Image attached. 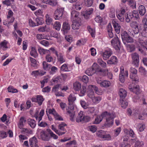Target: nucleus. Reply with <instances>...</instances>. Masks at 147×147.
<instances>
[{"instance_id":"nucleus-1","label":"nucleus","mask_w":147,"mask_h":147,"mask_svg":"<svg viewBox=\"0 0 147 147\" xmlns=\"http://www.w3.org/2000/svg\"><path fill=\"white\" fill-rule=\"evenodd\" d=\"M115 116L113 113H110L105 111L102 113L100 116H98L95 119L94 123L95 124L99 123L102 120L105 119L106 121L104 123L105 126L107 127L112 126L113 124V120Z\"/></svg>"},{"instance_id":"nucleus-2","label":"nucleus","mask_w":147,"mask_h":147,"mask_svg":"<svg viewBox=\"0 0 147 147\" xmlns=\"http://www.w3.org/2000/svg\"><path fill=\"white\" fill-rule=\"evenodd\" d=\"M76 96L74 94H70L67 97L68 107L67 109V114L70 117V119L72 121L74 120L75 111L74 109L75 105V101L76 100Z\"/></svg>"},{"instance_id":"nucleus-3","label":"nucleus","mask_w":147,"mask_h":147,"mask_svg":"<svg viewBox=\"0 0 147 147\" xmlns=\"http://www.w3.org/2000/svg\"><path fill=\"white\" fill-rule=\"evenodd\" d=\"M95 67L93 69L95 70V74L97 76H105L108 72V70L105 71L101 69L97 64L94 63L93 64V67Z\"/></svg>"},{"instance_id":"nucleus-4","label":"nucleus","mask_w":147,"mask_h":147,"mask_svg":"<svg viewBox=\"0 0 147 147\" xmlns=\"http://www.w3.org/2000/svg\"><path fill=\"white\" fill-rule=\"evenodd\" d=\"M48 131L42 130L40 132L38 138L42 140L48 141L50 140V136L49 129H47Z\"/></svg>"},{"instance_id":"nucleus-5","label":"nucleus","mask_w":147,"mask_h":147,"mask_svg":"<svg viewBox=\"0 0 147 147\" xmlns=\"http://www.w3.org/2000/svg\"><path fill=\"white\" fill-rule=\"evenodd\" d=\"M96 76V82L100 86L106 88L110 86L111 84L109 81L106 80H102L101 79L100 77L99 78Z\"/></svg>"},{"instance_id":"nucleus-6","label":"nucleus","mask_w":147,"mask_h":147,"mask_svg":"<svg viewBox=\"0 0 147 147\" xmlns=\"http://www.w3.org/2000/svg\"><path fill=\"white\" fill-rule=\"evenodd\" d=\"M64 11V8H61L57 9L55 11L54 17L55 20H59L62 18Z\"/></svg>"},{"instance_id":"nucleus-7","label":"nucleus","mask_w":147,"mask_h":147,"mask_svg":"<svg viewBox=\"0 0 147 147\" xmlns=\"http://www.w3.org/2000/svg\"><path fill=\"white\" fill-rule=\"evenodd\" d=\"M120 42L118 37L117 36L111 40L112 45L116 50H119L121 48Z\"/></svg>"},{"instance_id":"nucleus-8","label":"nucleus","mask_w":147,"mask_h":147,"mask_svg":"<svg viewBox=\"0 0 147 147\" xmlns=\"http://www.w3.org/2000/svg\"><path fill=\"white\" fill-rule=\"evenodd\" d=\"M97 136L105 140H109L111 139V137L109 134H106L103 130H100L98 131L96 133Z\"/></svg>"},{"instance_id":"nucleus-9","label":"nucleus","mask_w":147,"mask_h":147,"mask_svg":"<svg viewBox=\"0 0 147 147\" xmlns=\"http://www.w3.org/2000/svg\"><path fill=\"white\" fill-rule=\"evenodd\" d=\"M132 59V64L136 67H138L139 65V57L138 54L135 53L131 55Z\"/></svg>"},{"instance_id":"nucleus-10","label":"nucleus","mask_w":147,"mask_h":147,"mask_svg":"<svg viewBox=\"0 0 147 147\" xmlns=\"http://www.w3.org/2000/svg\"><path fill=\"white\" fill-rule=\"evenodd\" d=\"M66 126L67 125L63 122L58 125V128L59 129V130H58V135L59 136L62 135L66 132L67 131L65 128Z\"/></svg>"},{"instance_id":"nucleus-11","label":"nucleus","mask_w":147,"mask_h":147,"mask_svg":"<svg viewBox=\"0 0 147 147\" xmlns=\"http://www.w3.org/2000/svg\"><path fill=\"white\" fill-rule=\"evenodd\" d=\"M134 84H130L128 87V88L131 91L134 92L136 94H139L140 93V90L139 88V86L136 85H134Z\"/></svg>"},{"instance_id":"nucleus-12","label":"nucleus","mask_w":147,"mask_h":147,"mask_svg":"<svg viewBox=\"0 0 147 147\" xmlns=\"http://www.w3.org/2000/svg\"><path fill=\"white\" fill-rule=\"evenodd\" d=\"M92 87V88L90 89V88H89V90L87 91V95L88 97L92 99L95 96L94 95V93L93 91V90H94L95 91H97L98 90V89L97 87L95 86L91 85L90 86Z\"/></svg>"},{"instance_id":"nucleus-13","label":"nucleus","mask_w":147,"mask_h":147,"mask_svg":"<svg viewBox=\"0 0 147 147\" xmlns=\"http://www.w3.org/2000/svg\"><path fill=\"white\" fill-rule=\"evenodd\" d=\"M48 112L49 114H52L54 115L56 120H57L60 121H63V118L58 114H57V113L53 108L52 109H49V110Z\"/></svg>"},{"instance_id":"nucleus-14","label":"nucleus","mask_w":147,"mask_h":147,"mask_svg":"<svg viewBox=\"0 0 147 147\" xmlns=\"http://www.w3.org/2000/svg\"><path fill=\"white\" fill-rule=\"evenodd\" d=\"M70 25L67 22H64L62 25V31H63L64 34L67 33L70 29Z\"/></svg>"},{"instance_id":"nucleus-15","label":"nucleus","mask_w":147,"mask_h":147,"mask_svg":"<svg viewBox=\"0 0 147 147\" xmlns=\"http://www.w3.org/2000/svg\"><path fill=\"white\" fill-rule=\"evenodd\" d=\"M112 23L115 31L116 33L118 34L120 32V25L115 20H113Z\"/></svg>"},{"instance_id":"nucleus-16","label":"nucleus","mask_w":147,"mask_h":147,"mask_svg":"<svg viewBox=\"0 0 147 147\" xmlns=\"http://www.w3.org/2000/svg\"><path fill=\"white\" fill-rule=\"evenodd\" d=\"M139 46L140 45L143 48H145L147 50V41L144 38H140L137 43Z\"/></svg>"},{"instance_id":"nucleus-17","label":"nucleus","mask_w":147,"mask_h":147,"mask_svg":"<svg viewBox=\"0 0 147 147\" xmlns=\"http://www.w3.org/2000/svg\"><path fill=\"white\" fill-rule=\"evenodd\" d=\"M30 144L32 147H38V141L37 138L33 137L29 140Z\"/></svg>"},{"instance_id":"nucleus-18","label":"nucleus","mask_w":147,"mask_h":147,"mask_svg":"<svg viewBox=\"0 0 147 147\" xmlns=\"http://www.w3.org/2000/svg\"><path fill=\"white\" fill-rule=\"evenodd\" d=\"M57 61L60 64L65 62L66 60L63 55L61 53H59L57 55Z\"/></svg>"},{"instance_id":"nucleus-19","label":"nucleus","mask_w":147,"mask_h":147,"mask_svg":"<svg viewBox=\"0 0 147 147\" xmlns=\"http://www.w3.org/2000/svg\"><path fill=\"white\" fill-rule=\"evenodd\" d=\"M81 25V24L80 22L74 20L71 25L72 28L74 30H77L79 28Z\"/></svg>"},{"instance_id":"nucleus-20","label":"nucleus","mask_w":147,"mask_h":147,"mask_svg":"<svg viewBox=\"0 0 147 147\" xmlns=\"http://www.w3.org/2000/svg\"><path fill=\"white\" fill-rule=\"evenodd\" d=\"M42 2L44 3L48 4L53 7L55 6L57 4L56 0H43Z\"/></svg>"},{"instance_id":"nucleus-21","label":"nucleus","mask_w":147,"mask_h":147,"mask_svg":"<svg viewBox=\"0 0 147 147\" xmlns=\"http://www.w3.org/2000/svg\"><path fill=\"white\" fill-rule=\"evenodd\" d=\"M127 92L124 89L121 88L119 90V94L120 96V99L121 100L125 99V97L127 96Z\"/></svg>"},{"instance_id":"nucleus-22","label":"nucleus","mask_w":147,"mask_h":147,"mask_svg":"<svg viewBox=\"0 0 147 147\" xmlns=\"http://www.w3.org/2000/svg\"><path fill=\"white\" fill-rule=\"evenodd\" d=\"M112 54V51L111 49H109L105 51L103 54V57L104 60H106L109 58Z\"/></svg>"},{"instance_id":"nucleus-23","label":"nucleus","mask_w":147,"mask_h":147,"mask_svg":"<svg viewBox=\"0 0 147 147\" xmlns=\"http://www.w3.org/2000/svg\"><path fill=\"white\" fill-rule=\"evenodd\" d=\"M130 78L132 80L133 84H136L138 82L139 78L137 74H130Z\"/></svg>"},{"instance_id":"nucleus-24","label":"nucleus","mask_w":147,"mask_h":147,"mask_svg":"<svg viewBox=\"0 0 147 147\" xmlns=\"http://www.w3.org/2000/svg\"><path fill=\"white\" fill-rule=\"evenodd\" d=\"M130 78L132 80L133 84H136L138 82L139 78L137 74H130Z\"/></svg>"},{"instance_id":"nucleus-25","label":"nucleus","mask_w":147,"mask_h":147,"mask_svg":"<svg viewBox=\"0 0 147 147\" xmlns=\"http://www.w3.org/2000/svg\"><path fill=\"white\" fill-rule=\"evenodd\" d=\"M79 15L80 13L78 11H73L71 13V18L74 20H76V19H78L79 18Z\"/></svg>"},{"instance_id":"nucleus-26","label":"nucleus","mask_w":147,"mask_h":147,"mask_svg":"<svg viewBox=\"0 0 147 147\" xmlns=\"http://www.w3.org/2000/svg\"><path fill=\"white\" fill-rule=\"evenodd\" d=\"M26 121V120L24 117H21L20 119L19 122L18 123V127L19 128L22 129L24 127V123Z\"/></svg>"},{"instance_id":"nucleus-27","label":"nucleus","mask_w":147,"mask_h":147,"mask_svg":"<svg viewBox=\"0 0 147 147\" xmlns=\"http://www.w3.org/2000/svg\"><path fill=\"white\" fill-rule=\"evenodd\" d=\"M130 142L132 144H133L135 143V144L134 145V146H137L138 147H139L140 146H143L144 145L143 143L142 142H140L137 139H131V140Z\"/></svg>"},{"instance_id":"nucleus-28","label":"nucleus","mask_w":147,"mask_h":147,"mask_svg":"<svg viewBox=\"0 0 147 147\" xmlns=\"http://www.w3.org/2000/svg\"><path fill=\"white\" fill-rule=\"evenodd\" d=\"M84 118V114L82 111L80 112L78 115V116L76 119V121L78 123L80 122H83Z\"/></svg>"},{"instance_id":"nucleus-29","label":"nucleus","mask_w":147,"mask_h":147,"mask_svg":"<svg viewBox=\"0 0 147 147\" xmlns=\"http://www.w3.org/2000/svg\"><path fill=\"white\" fill-rule=\"evenodd\" d=\"M117 58L115 56H112L111 59L107 61V63L109 64H115L117 63Z\"/></svg>"},{"instance_id":"nucleus-30","label":"nucleus","mask_w":147,"mask_h":147,"mask_svg":"<svg viewBox=\"0 0 147 147\" xmlns=\"http://www.w3.org/2000/svg\"><path fill=\"white\" fill-rule=\"evenodd\" d=\"M42 64L43 69L46 70H49L51 67V65L46 61H43Z\"/></svg>"},{"instance_id":"nucleus-31","label":"nucleus","mask_w":147,"mask_h":147,"mask_svg":"<svg viewBox=\"0 0 147 147\" xmlns=\"http://www.w3.org/2000/svg\"><path fill=\"white\" fill-rule=\"evenodd\" d=\"M38 51L40 55H43L48 54L49 51V50H46L40 47H39L38 48Z\"/></svg>"},{"instance_id":"nucleus-32","label":"nucleus","mask_w":147,"mask_h":147,"mask_svg":"<svg viewBox=\"0 0 147 147\" xmlns=\"http://www.w3.org/2000/svg\"><path fill=\"white\" fill-rule=\"evenodd\" d=\"M50 30V28L49 27H47L46 25L40 27L38 29V30L40 32H49Z\"/></svg>"},{"instance_id":"nucleus-33","label":"nucleus","mask_w":147,"mask_h":147,"mask_svg":"<svg viewBox=\"0 0 147 147\" xmlns=\"http://www.w3.org/2000/svg\"><path fill=\"white\" fill-rule=\"evenodd\" d=\"M140 14L142 16H144L146 12V9L145 7L142 5L139 6L138 8Z\"/></svg>"},{"instance_id":"nucleus-34","label":"nucleus","mask_w":147,"mask_h":147,"mask_svg":"<svg viewBox=\"0 0 147 147\" xmlns=\"http://www.w3.org/2000/svg\"><path fill=\"white\" fill-rule=\"evenodd\" d=\"M28 124L30 127L32 128H34L36 125L35 121L33 119H29L28 120Z\"/></svg>"},{"instance_id":"nucleus-35","label":"nucleus","mask_w":147,"mask_h":147,"mask_svg":"<svg viewBox=\"0 0 147 147\" xmlns=\"http://www.w3.org/2000/svg\"><path fill=\"white\" fill-rule=\"evenodd\" d=\"M94 67H93L92 68H89L86 71V74L89 76H91L94 74H95V70H94L93 68H94Z\"/></svg>"},{"instance_id":"nucleus-36","label":"nucleus","mask_w":147,"mask_h":147,"mask_svg":"<svg viewBox=\"0 0 147 147\" xmlns=\"http://www.w3.org/2000/svg\"><path fill=\"white\" fill-rule=\"evenodd\" d=\"M120 71L119 75H121L124 77H127L128 76V71H125V72L124 68L123 66L120 67Z\"/></svg>"},{"instance_id":"nucleus-37","label":"nucleus","mask_w":147,"mask_h":147,"mask_svg":"<svg viewBox=\"0 0 147 147\" xmlns=\"http://www.w3.org/2000/svg\"><path fill=\"white\" fill-rule=\"evenodd\" d=\"M80 104L82 107L85 109H87L89 105L88 102H86L85 100H80Z\"/></svg>"},{"instance_id":"nucleus-38","label":"nucleus","mask_w":147,"mask_h":147,"mask_svg":"<svg viewBox=\"0 0 147 147\" xmlns=\"http://www.w3.org/2000/svg\"><path fill=\"white\" fill-rule=\"evenodd\" d=\"M120 102L121 103V107L124 109L126 108L128 105V102L124 99L121 100L120 99Z\"/></svg>"},{"instance_id":"nucleus-39","label":"nucleus","mask_w":147,"mask_h":147,"mask_svg":"<svg viewBox=\"0 0 147 147\" xmlns=\"http://www.w3.org/2000/svg\"><path fill=\"white\" fill-rule=\"evenodd\" d=\"M81 84L79 82H75L74 84V88L75 90L76 91L79 90L81 88Z\"/></svg>"},{"instance_id":"nucleus-40","label":"nucleus","mask_w":147,"mask_h":147,"mask_svg":"<svg viewBox=\"0 0 147 147\" xmlns=\"http://www.w3.org/2000/svg\"><path fill=\"white\" fill-rule=\"evenodd\" d=\"M53 27L54 28L57 30H59L60 29L61 25L59 22H55L54 24H53Z\"/></svg>"},{"instance_id":"nucleus-41","label":"nucleus","mask_w":147,"mask_h":147,"mask_svg":"<svg viewBox=\"0 0 147 147\" xmlns=\"http://www.w3.org/2000/svg\"><path fill=\"white\" fill-rule=\"evenodd\" d=\"M46 22L47 24L48 25H50L52 24V19L50 18L48 14H46Z\"/></svg>"},{"instance_id":"nucleus-42","label":"nucleus","mask_w":147,"mask_h":147,"mask_svg":"<svg viewBox=\"0 0 147 147\" xmlns=\"http://www.w3.org/2000/svg\"><path fill=\"white\" fill-rule=\"evenodd\" d=\"M122 41L125 45L126 44V42L131 43L133 42V40L132 38L129 36H128L126 38H125V40H123Z\"/></svg>"},{"instance_id":"nucleus-43","label":"nucleus","mask_w":147,"mask_h":147,"mask_svg":"<svg viewBox=\"0 0 147 147\" xmlns=\"http://www.w3.org/2000/svg\"><path fill=\"white\" fill-rule=\"evenodd\" d=\"M125 21L127 23H129L131 19L133 18L131 14H129V15L127 13H125Z\"/></svg>"},{"instance_id":"nucleus-44","label":"nucleus","mask_w":147,"mask_h":147,"mask_svg":"<svg viewBox=\"0 0 147 147\" xmlns=\"http://www.w3.org/2000/svg\"><path fill=\"white\" fill-rule=\"evenodd\" d=\"M80 94L79 96H84L86 92V88L84 86H82V88L80 89Z\"/></svg>"},{"instance_id":"nucleus-45","label":"nucleus","mask_w":147,"mask_h":147,"mask_svg":"<svg viewBox=\"0 0 147 147\" xmlns=\"http://www.w3.org/2000/svg\"><path fill=\"white\" fill-rule=\"evenodd\" d=\"M135 113L137 114H139L138 118L140 120H143L144 118V116L146 115L147 113L143 114L142 115H141V112L140 111L137 110L135 111Z\"/></svg>"},{"instance_id":"nucleus-46","label":"nucleus","mask_w":147,"mask_h":147,"mask_svg":"<svg viewBox=\"0 0 147 147\" xmlns=\"http://www.w3.org/2000/svg\"><path fill=\"white\" fill-rule=\"evenodd\" d=\"M30 54L32 56L34 57V58H36L37 57V53L34 48L32 47V48L31 51L30 52Z\"/></svg>"},{"instance_id":"nucleus-47","label":"nucleus","mask_w":147,"mask_h":147,"mask_svg":"<svg viewBox=\"0 0 147 147\" xmlns=\"http://www.w3.org/2000/svg\"><path fill=\"white\" fill-rule=\"evenodd\" d=\"M133 32H132V33L130 32V34H131L132 35H133V36H134V34L133 33H134V34H137L139 32V29L138 25H136V27H135L134 28H133Z\"/></svg>"},{"instance_id":"nucleus-48","label":"nucleus","mask_w":147,"mask_h":147,"mask_svg":"<svg viewBox=\"0 0 147 147\" xmlns=\"http://www.w3.org/2000/svg\"><path fill=\"white\" fill-rule=\"evenodd\" d=\"M37 98V102L39 105H41L44 100V99L43 98L42 96L40 95H38Z\"/></svg>"},{"instance_id":"nucleus-49","label":"nucleus","mask_w":147,"mask_h":147,"mask_svg":"<svg viewBox=\"0 0 147 147\" xmlns=\"http://www.w3.org/2000/svg\"><path fill=\"white\" fill-rule=\"evenodd\" d=\"M93 102L95 103H98L101 100V98L99 96H95L91 99Z\"/></svg>"},{"instance_id":"nucleus-50","label":"nucleus","mask_w":147,"mask_h":147,"mask_svg":"<svg viewBox=\"0 0 147 147\" xmlns=\"http://www.w3.org/2000/svg\"><path fill=\"white\" fill-rule=\"evenodd\" d=\"M61 71L67 72L69 71L68 69L67 65L66 64H64L62 65L61 67Z\"/></svg>"},{"instance_id":"nucleus-51","label":"nucleus","mask_w":147,"mask_h":147,"mask_svg":"<svg viewBox=\"0 0 147 147\" xmlns=\"http://www.w3.org/2000/svg\"><path fill=\"white\" fill-rule=\"evenodd\" d=\"M88 29L89 32L90 33L92 36L94 37L95 36V30L91 28L90 26L87 27Z\"/></svg>"},{"instance_id":"nucleus-52","label":"nucleus","mask_w":147,"mask_h":147,"mask_svg":"<svg viewBox=\"0 0 147 147\" xmlns=\"http://www.w3.org/2000/svg\"><path fill=\"white\" fill-rule=\"evenodd\" d=\"M49 134L50 137V140L52 138L54 139H57L58 138V136L54 134L50 129H49Z\"/></svg>"},{"instance_id":"nucleus-53","label":"nucleus","mask_w":147,"mask_h":147,"mask_svg":"<svg viewBox=\"0 0 147 147\" xmlns=\"http://www.w3.org/2000/svg\"><path fill=\"white\" fill-rule=\"evenodd\" d=\"M46 61L47 62H51L53 61V57L49 54H47L45 57Z\"/></svg>"},{"instance_id":"nucleus-54","label":"nucleus","mask_w":147,"mask_h":147,"mask_svg":"<svg viewBox=\"0 0 147 147\" xmlns=\"http://www.w3.org/2000/svg\"><path fill=\"white\" fill-rule=\"evenodd\" d=\"M8 42L5 40H4L3 42L0 43V46L1 48H2L4 50V49H7L8 48L7 46V44Z\"/></svg>"},{"instance_id":"nucleus-55","label":"nucleus","mask_w":147,"mask_h":147,"mask_svg":"<svg viewBox=\"0 0 147 147\" xmlns=\"http://www.w3.org/2000/svg\"><path fill=\"white\" fill-rule=\"evenodd\" d=\"M98 63L103 67H105L106 66V63L103 61L102 59H99L98 60Z\"/></svg>"},{"instance_id":"nucleus-56","label":"nucleus","mask_w":147,"mask_h":147,"mask_svg":"<svg viewBox=\"0 0 147 147\" xmlns=\"http://www.w3.org/2000/svg\"><path fill=\"white\" fill-rule=\"evenodd\" d=\"M116 15L118 18L121 21L123 22L124 20L125 16H124L123 15L119 13H117Z\"/></svg>"},{"instance_id":"nucleus-57","label":"nucleus","mask_w":147,"mask_h":147,"mask_svg":"<svg viewBox=\"0 0 147 147\" xmlns=\"http://www.w3.org/2000/svg\"><path fill=\"white\" fill-rule=\"evenodd\" d=\"M38 121V125L41 127H45L47 125V123L45 122L40 121H39V120H37Z\"/></svg>"},{"instance_id":"nucleus-58","label":"nucleus","mask_w":147,"mask_h":147,"mask_svg":"<svg viewBox=\"0 0 147 147\" xmlns=\"http://www.w3.org/2000/svg\"><path fill=\"white\" fill-rule=\"evenodd\" d=\"M7 136V134L4 131H0V137L4 138Z\"/></svg>"},{"instance_id":"nucleus-59","label":"nucleus","mask_w":147,"mask_h":147,"mask_svg":"<svg viewBox=\"0 0 147 147\" xmlns=\"http://www.w3.org/2000/svg\"><path fill=\"white\" fill-rule=\"evenodd\" d=\"M121 35L122 40H125V39L129 36L126 31H124L121 34Z\"/></svg>"},{"instance_id":"nucleus-60","label":"nucleus","mask_w":147,"mask_h":147,"mask_svg":"<svg viewBox=\"0 0 147 147\" xmlns=\"http://www.w3.org/2000/svg\"><path fill=\"white\" fill-rule=\"evenodd\" d=\"M61 80L59 76H57L55 78H53L52 80L53 82L55 83L60 82Z\"/></svg>"},{"instance_id":"nucleus-61","label":"nucleus","mask_w":147,"mask_h":147,"mask_svg":"<svg viewBox=\"0 0 147 147\" xmlns=\"http://www.w3.org/2000/svg\"><path fill=\"white\" fill-rule=\"evenodd\" d=\"M92 11L90 10L89 11H87L83 15L84 18L87 19H88L90 16V15L92 13Z\"/></svg>"},{"instance_id":"nucleus-62","label":"nucleus","mask_w":147,"mask_h":147,"mask_svg":"<svg viewBox=\"0 0 147 147\" xmlns=\"http://www.w3.org/2000/svg\"><path fill=\"white\" fill-rule=\"evenodd\" d=\"M51 71L50 72L51 74H54L57 72L58 70L57 68L55 66H51Z\"/></svg>"},{"instance_id":"nucleus-63","label":"nucleus","mask_w":147,"mask_h":147,"mask_svg":"<svg viewBox=\"0 0 147 147\" xmlns=\"http://www.w3.org/2000/svg\"><path fill=\"white\" fill-rule=\"evenodd\" d=\"M36 21L37 24V26H38L39 25L42 24L44 22L42 18H37L36 19Z\"/></svg>"},{"instance_id":"nucleus-64","label":"nucleus","mask_w":147,"mask_h":147,"mask_svg":"<svg viewBox=\"0 0 147 147\" xmlns=\"http://www.w3.org/2000/svg\"><path fill=\"white\" fill-rule=\"evenodd\" d=\"M88 80L89 79L88 77L86 75L84 76L82 79V81L85 83L88 82Z\"/></svg>"}]
</instances>
